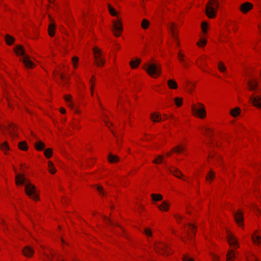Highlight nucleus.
I'll return each mask as SVG.
<instances>
[{"instance_id":"ddd939ff","label":"nucleus","mask_w":261,"mask_h":261,"mask_svg":"<svg viewBox=\"0 0 261 261\" xmlns=\"http://www.w3.org/2000/svg\"><path fill=\"white\" fill-rule=\"evenodd\" d=\"M174 27H175V24L173 22L170 23L169 24V25H168V27L169 28V29H170V30L171 32V35H172V38L176 42L177 45L179 46V42L178 40V38H177L176 34L174 32Z\"/></svg>"},{"instance_id":"423d86ee","label":"nucleus","mask_w":261,"mask_h":261,"mask_svg":"<svg viewBox=\"0 0 261 261\" xmlns=\"http://www.w3.org/2000/svg\"><path fill=\"white\" fill-rule=\"evenodd\" d=\"M155 249L156 252L164 255H168L170 252L168 251V247L164 243H159L155 245Z\"/></svg>"},{"instance_id":"2f4dec72","label":"nucleus","mask_w":261,"mask_h":261,"mask_svg":"<svg viewBox=\"0 0 261 261\" xmlns=\"http://www.w3.org/2000/svg\"><path fill=\"white\" fill-rule=\"evenodd\" d=\"M169 207V204L167 201H164L162 204L159 206L161 210L167 211Z\"/></svg>"},{"instance_id":"8fccbe9b","label":"nucleus","mask_w":261,"mask_h":261,"mask_svg":"<svg viewBox=\"0 0 261 261\" xmlns=\"http://www.w3.org/2000/svg\"><path fill=\"white\" fill-rule=\"evenodd\" d=\"M206 27H207V23H206V22H203L202 23L201 28H202V31L204 33H206Z\"/></svg>"},{"instance_id":"b1692460","label":"nucleus","mask_w":261,"mask_h":261,"mask_svg":"<svg viewBox=\"0 0 261 261\" xmlns=\"http://www.w3.org/2000/svg\"><path fill=\"white\" fill-rule=\"evenodd\" d=\"M252 239L253 242L257 245H259L261 244V238L260 236L258 235H256L254 233L252 236Z\"/></svg>"},{"instance_id":"39448f33","label":"nucleus","mask_w":261,"mask_h":261,"mask_svg":"<svg viewBox=\"0 0 261 261\" xmlns=\"http://www.w3.org/2000/svg\"><path fill=\"white\" fill-rule=\"evenodd\" d=\"M192 111L195 115L200 118H204L206 116V111L204 105L201 103H198V106L193 105L192 106Z\"/></svg>"},{"instance_id":"7ed1b4c3","label":"nucleus","mask_w":261,"mask_h":261,"mask_svg":"<svg viewBox=\"0 0 261 261\" xmlns=\"http://www.w3.org/2000/svg\"><path fill=\"white\" fill-rule=\"evenodd\" d=\"M14 50L17 55L23 56L22 58L20 59V60L23 63L25 67L31 68L33 67L34 63L30 60V57L25 54V50L22 46L20 45H17Z\"/></svg>"},{"instance_id":"9d476101","label":"nucleus","mask_w":261,"mask_h":261,"mask_svg":"<svg viewBox=\"0 0 261 261\" xmlns=\"http://www.w3.org/2000/svg\"><path fill=\"white\" fill-rule=\"evenodd\" d=\"M249 100L255 107L261 109V96L252 95L250 97Z\"/></svg>"},{"instance_id":"a19ab883","label":"nucleus","mask_w":261,"mask_h":261,"mask_svg":"<svg viewBox=\"0 0 261 261\" xmlns=\"http://www.w3.org/2000/svg\"><path fill=\"white\" fill-rule=\"evenodd\" d=\"M108 8H109V12L112 16H116L117 15V12L112 7H111V5H108Z\"/></svg>"},{"instance_id":"338daca9","label":"nucleus","mask_w":261,"mask_h":261,"mask_svg":"<svg viewBox=\"0 0 261 261\" xmlns=\"http://www.w3.org/2000/svg\"><path fill=\"white\" fill-rule=\"evenodd\" d=\"M57 261H64V259H61V260H60L59 258H57Z\"/></svg>"},{"instance_id":"a211bd4d","label":"nucleus","mask_w":261,"mask_h":261,"mask_svg":"<svg viewBox=\"0 0 261 261\" xmlns=\"http://www.w3.org/2000/svg\"><path fill=\"white\" fill-rule=\"evenodd\" d=\"M170 171L176 177L181 178V177L183 176V175L180 171L175 167H172L171 169H170Z\"/></svg>"},{"instance_id":"5fc2aeb1","label":"nucleus","mask_w":261,"mask_h":261,"mask_svg":"<svg viewBox=\"0 0 261 261\" xmlns=\"http://www.w3.org/2000/svg\"><path fill=\"white\" fill-rule=\"evenodd\" d=\"M189 227H190L191 231L194 233V235H195L196 233L195 227L191 224H189Z\"/></svg>"},{"instance_id":"dca6fc26","label":"nucleus","mask_w":261,"mask_h":261,"mask_svg":"<svg viewBox=\"0 0 261 261\" xmlns=\"http://www.w3.org/2000/svg\"><path fill=\"white\" fill-rule=\"evenodd\" d=\"M65 100L68 103V106L70 107L72 110H73L76 113H79V111L78 110L74 108V106L72 101H71V96L70 95H66L64 96Z\"/></svg>"},{"instance_id":"412c9836","label":"nucleus","mask_w":261,"mask_h":261,"mask_svg":"<svg viewBox=\"0 0 261 261\" xmlns=\"http://www.w3.org/2000/svg\"><path fill=\"white\" fill-rule=\"evenodd\" d=\"M247 85L249 89L251 91L255 90L258 86V83L256 81H253L252 82L249 81L247 82Z\"/></svg>"},{"instance_id":"c03bdc74","label":"nucleus","mask_w":261,"mask_h":261,"mask_svg":"<svg viewBox=\"0 0 261 261\" xmlns=\"http://www.w3.org/2000/svg\"><path fill=\"white\" fill-rule=\"evenodd\" d=\"M60 77L65 84L68 83V78H67L63 73L60 74Z\"/></svg>"},{"instance_id":"7c9ffc66","label":"nucleus","mask_w":261,"mask_h":261,"mask_svg":"<svg viewBox=\"0 0 261 261\" xmlns=\"http://www.w3.org/2000/svg\"><path fill=\"white\" fill-rule=\"evenodd\" d=\"M19 148L22 150H26L28 149V146L25 141H22L18 144Z\"/></svg>"},{"instance_id":"20e7f679","label":"nucleus","mask_w":261,"mask_h":261,"mask_svg":"<svg viewBox=\"0 0 261 261\" xmlns=\"http://www.w3.org/2000/svg\"><path fill=\"white\" fill-rule=\"evenodd\" d=\"M218 8V3L215 0H210L205 6V13L210 18L216 16V12Z\"/></svg>"},{"instance_id":"864d4df0","label":"nucleus","mask_w":261,"mask_h":261,"mask_svg":"<svg viewBox=\"0 0 261 261\" xmlns=\"http://www.w3.org/2000/svg\"><path fill=\"white\" fill-rule=\"evenodd\" d=\"M206 43V40H205V39H200V40L199 42H198V43H197V44L198 45L200 46V44L201 43L202 45H205Z\"/></svg>"},{"instance_id":"4d7b16f0","label":"nucleus","mask_w":261,"mask_h":261,"mask_svg":"<svg viewBox=\"0 0 261 261\" xmlns=\"http://www.w3.org/2000/svg\"><path fill=\"white\" fill-rule=\"evenodd\" d=\"M174 217H175L177 221H180L182 218V217L179 215H175Z\"/></svg>"},{"instance_id":"c85d7f7f","label":"nucleus","mask_w":261,"mask_h":261,"mask_svg":"<svg viewBox=\"0 0 261 261\" xmlns=\"http://www.w3.org/2000/svg\"><path fill=\"white\" fill-rule=\"evenodd\" d=\"M241 112V110L239 108L236 107L230 111V114L233 117H236L238 116Z\"/></svg>"},{"instance_id":"37998d69","label":"nucleus","mask_w":261,"mask_h":261,"mask_svg":"<svg viewBox=\"0 0 261 261\" xmlns=\"http://www.w3.org/2000/svg\"><path fill=\"white\" fill-rule=\"evenodd\" d=\"M97 190H98V191L99 192V194L101 195V196H105V192H104V191L103 190V188L100 186H98L96 188Z\"/></svg>"},{"instance_id":"69168bd1","label":"nucleus","mask_w":261,"mask_h":261,"mask_svg":"<svg viewBox=\"0 0 261 261\" xmlns=\"http://www.w3.org/2000/svg\"><path fill=\"white\" fill-rule=\"evenodd\" d=\"M166 155H167V156H169L171 155V153L170 152L167 153Z\"/></svg>"},{"instance_id":"2eb2a0df","label":"nucleus","mask_w":261,"mask_h":261,"mask_svg":"<svg viewBox=\"0 0 261 261\" xmlns=\"http://www.w3.org/2000/svg\"><path fill=\"white\" fill-rule=\"evenodd\" d=\"M23 254L27 257H31L34 252V249L29 246H25L22 250Z\"/></svg>"},{"instance_id":"052dcab7","label":"nucleus","mask_w":261,"mask_h":261,"mask_svg":"<svg viewBox=\"0 0 261 261\" xmlns=\"http://www.w3.org/2000/svg\"><path fill=\"white\" fill-rule=\"evenodd\" d=\"M181 63H182L184 67H187L188 66V64L185 61V62H182Z\"/></svg>"},{"instance_id":"6e6d98bb","label":"nucleus","mask_w":261,"mask_h":261,"mask_svg":"<svg viewBox=\"0 0 261 261\" xmlns=\"http://www.w3.org/2000/svg\"><path fill=\"white\" fill-rule=\"evenodd\" d=\"M94 76H93L92 77V79L90 80V83L91 84V95H93V86H94V85H93V83L92 82V80L93 79H94Z\"/></svg>"},{"instance_id":"13d9d810","label":"nucleus","mask_w":261,"mask_h":261,"mask_svg":"<svg viewBox=\"0 0 261 261\" xmlns=\"http://www.w3.org/2000/svg\"><path fill=\"white\" fill-rule=\"evenodd\" d=\"M212 257H213V258L214 260H215V261H217V260H218V256H216V255H215V254H212Z\"/></svg>"},{"instance_id":"c756f323","label":"nucleus","mask_w":261,"mask_h":261,"mask_svg":"<svg viewBox=\"0 0 261 261\" xmlns=\"http://www.w3.org/2000/svg\"><path fill=\"white\" fill-rule=\"evenodd\" d=\"M141 63V60L137 59L136 60H132L130 61V65L133 68H136Z\"/></svg>"},{"instance_id":"c9c22d12","label":"nucleus","mask_w":261,"mask_h":261,"mask_svg":"<svg viewBox=\"0 0 261 261\" xmlns=\"http://www.w3.org/2000/svg\"><path fill=\"white\" fill-rule=\"evenodd\" d=\"M215 177V173L212 171L210 170L209 173L206 175V179L207 180H210V181H212Z\"/></svg>"},{"instance_id":"473e14b6","label":"nucleus","mask_w":261,"mask_h":261,"mask_svg":"<svg viewBox=\"0 0 261 261\" xmlns=\"http://www.w3.org/2000/svg\"><path fill=\"white\" fill-rule=\"evenodd\" d=\"M48 166L49 168V171L51 174H54L56 172V169L55 168L53 163L51 161H49L48 163Z\"/></svg>"},{"instance_id":"ea45409f","label":"nucleus","mask_w":261,"mask_h":261,"mask_svg":"<svg viewBox=\"0 0 261 261\" xmlns=\"http://www.w3.org/2000/svg\"><path fill=\"white\" fill-rule=\"evenodd\" d=\"M174 101L177 107H180L182 103V99L180 97H176L174 98Z\"/></svg>"},{"instance_id":"bb28decb","label":"nucleus","mask_w":261,"mask_h":261,"mask_svg":"<svg viewBox=\"0 0 261 261\" xmlns=\"http://www.w3.org/2000/svg\"><path fill=\"white\" fill-rule=\"evenodd\" d=\"M5 40H6V42L7 43V44H8L9 45L12 44L15 40L14 38L13 37H12L11 36H10L8 34H7L6 35Z\"/></svg>"},{"instance_id":"bf43d9fd","label":"nucleus","mask_w":261,"mask_h":261,"mask_svg":"<svg viewBox=\"0 0 261 261\" xmlns=\"http://www.w3.org/2000/svg\"><path fill=\"white\" fill-rule=\"evenodd\" d=\"M60 112H61V113H62V114H64V113H65V112H66L65 109H64V108H61L60 109Z\"/></svg>"},{"instance_id":"4be33fe9","label":"nucleus","mask_w":261,"mask_h":261,"mask_svg":"<svg viewBox=\"0 0 261 261\" xmlns=\"http://www.w3.org/2000/svg\"><path fill=\"white\" fill-rule=\"evenodd\" d=\"M108 160L111 163H115L119 161V159L118 156L113 154L112 153H110L108 155Z\"/></svg>"},{"instance_id":"5701e85b","label":"nucleus","mask_w":261,"mask_h":261,"mask_svg":"<svg viewBox=\"0 0 261 261\" xmlns=\"http://www.w3.org/2000/svg\"><path fill=\"white\" fill-rule=\"evenodd\" d=\"M0 148L1 150L3 151L5 154H7V151L10 149L8 142L6 141L0 144Z\"/></svg>"},{"instance_id":"0eeeda50","label":"nucleus","mask_w":261,"mask_h":261,"mask_svg":"<svg viewBox=\"0 0 261 261\" xmlns=\"http://www.w3.org/2000/svg\"><path fill=\"white\" fill-rule=\"evenodd\" d=\"M93 50L96 65L98 66L103 65L105 62L100 55L101 50L96 47L93 48Z\"/></svg>"},{"instance_id":"f3484780","label":"nucleus","mask_w":261,"mask_h":261,"mask_svg":"<svg viewBox=\"0 0 261 261\" xmlns=\"http://www.w3.org/2000/svg\"><path fill=\"white\" fill-rule=\"evenodd\" d=\"M9 131L10 136L12 138H14L17 136V134L15 133V126L13 124H9V126L7 128Z\"/></svg>"},{"instance_id":"58836bf2","label":"nucleus","mask_w":261,"mask_h":261,"mask_svg":"<svg viewBox=\"0 0 261 261\" xmlns=\"http://www.w3.org/2000/svg\"><path fill=\"white\" fill-rule=\"evenodd\" d=\"M44 155L45 156L49 159L52 155V150L50 148H47L44 151Z\"/></svg>"},{"instance_id":"0e129e2a","label":"nucleus","mask_w":261,"mask_h":261,"mask_svg":"<svg viewBox=\"0 0 261 261\" xmlns=\"http://www.w3.org/2000/svg\"><path fill=\"white\" fill-rule=\"evenodd\" d=\"M6 99H7V100H8V105L10 106V101H9V98H8L7 96H6Z\"/></svg>"},{"instance_id":"79ce46f5","label":"nucleus","mask_w":261,"mask_h":261,"mask_svg":"<svg viewBox=\"0 0 261 261\" xmlns=\"http://www.w3.org/2000/svg\"><path fill=\"white\" fill-rule=\"evenodd\" d=\"M163 156L162 155H159L157 158L153 161V163L155 164H159L162 163Z\"/></svg>"},{"instance_id":"e2e57ef3","label":"nucleus","mask_w":261,"mask_h":261,"mask_svg":"<svg viewBox=\"0 0 261 261\" xmlns=\"http://www.w3.org/2000/svg\"><path fill=\"white\" fill-rule=\"evenodd\" d=\"M72 127L73 128H75L76 127H78V125L77 124H73Z\"/></svg>"},{"instance_id":"f8f14e48","label":"nucleus","mask_w":261,"mask_h":261,"mask_svg":"<svg viewBox=\"0 0 261 261\" xmlns=\"http://www.w3.org/2000/svg\"><path fill=\"white\" fill-rule=\"evenodd\" d=\"M253 8V5L249 3V2H246L243 4H242L240 6V10L243 13H246L248 12L249 10H250Z\"/></svg>"},{"instance_id":"603ef678","label":"nucleus","mask_w":261,"mask_h":261,"mask_svg":"<svg viewBox=\"0 0 261 261\" xmlns=\"http://www.w3.org/2000/svg\"><path fill=\"white\" fill-rule=\"evenodd\" d=\"M104 219L106 221H107L111 225H117V226H118V225L116 224H115L114 223H113L111 220H110V219L106 217H104Z\"/></svg>"},{"instance_id":"72a5a7b5","label":"nucleus","mask_w":261,"mask_h":261,"mask_svg":"<svg viewBox=\"0 0 261 261\" xmlns=\"http://www.w3.org/2000/svg\"><path fill=\"white\" fill-rule=\"evenodd\" d=\"M151 196L154 201H160L163 199V196L161 194H152Z\"/></svg>"},{"instance_id":"4c0bfd02","label":"nucleus","mask_w":261,"mask_h":261,"mask_svg":"<svg viewBox=\"0 0 261 261\" xmlns=\"http://www.w3.org/2000/svg\"><path fill=\"white\" fill-rule=\"evenodd\" d=\"M227 260H231L236 257L235 254L233 253V250H229L227 255Z\"/></svg>"},{"instance_id":"e433bc0d","label":"nucleus","mask_w":261,"mask_h":261,"mask_svg":"<svg viewBox=\"0 0 261 261\" xmlns=\"http://www.w3.org/2000/svg\"><path fill=\"white\" fill-rule=\"evenodd\" d=\"M218 69L222 72H225L226 71V67L225 66L224 64L221 62H220L218 64Z\"/></svg>"},{"instance_id":"3c124183","label":"nucleus","mask_w":261,"mask_h":261,"mask_svg":"<svg viewBox=\"0 0 261 261\" xmlns=\"http://www.w3.org/2000/svg\"><path fill=\"white\" fill-rule=\"evenodd\" d=\"M182 259L183 261H194L192 258H190L186 255H184Z\"/></svg>"},{"instance_id":"680f3d73","label":"nucleus","mask_w":261,"mask_h":261,"mask_svg":"<svg viewBox=\"0 0 261 261\" xmlns=\"http://www.w3.org/2000/svg\"><path fill=\"white\" fill-rule=\"evenodd\" d=\"M194 86H195L194 84H191V85L190 86L189 90L190 91H192V88H193V87H194Z\"/></svg>"},{"instance_id":"393cba45","label":"nucleus","mask_w":261,"mask_h":261,"mask_svg":"<svg viewBox=\"0 0 261 261\" xmlns=\"http://www.w3.org/2000/svg\"><path fill=\"white\" fill-rule=\"evenodd\" d=\"M186 150V148L180 145H177L175 147L173 148L172 149V152H175L177 153H180L182 151H185Z\"/></svg>"},{"instance_id":"9b49d317","label":"nucleus","mask_w":261,"mask_h":261,"mask_svg":"<svg viewBox=\"0 0 261 261\" xmlns=\"http://www.w3.org/2000/svg\"><path fill=\"white\" fill-rule=\"evenodd\" d=\"M227 241L230 246L238 247L237 240L233 235H232L229 231H227Z\"/></svg>"},{"instance_id":"1a4fd4ad","label":"nucleus","mask_w":261,"mask_h":261,"mask_svg":"<svg viewBox=\"0 0 261 261\" xmlns=\"http://www.w3.org/2000/svg\"><path fill=\"white\" fill-rule=\"evenodd\" d=\"M233 217L236 222L238 224L241 226L243 224V213L242 212L239 211L237 212H233Z\"/></svg>"},{"instance_id":"a18cd8bd","label":"nucleus","mask_w":261,"mask_h":261,"mask_svg":"<svg viewBox=\"0 0 261 261\" xmlns=\"http://www.w3.org/2000/svg\"><path fill=\"white\" fill-rule=\"evenodd\" d=\"M143 232L148 237H150L152 235V232L149 228H145Z\"/></svg>"},{"instance_id":"de8ad7c7","label":"nucleus","mask_w":261,"mask_h":261,"mask_svg":"<svg viewBox=\"0 0 261 261\" xmlns=\"http://www.w3.org/2000/svg\"><path fill=\"white\" fill-rule=\"evenodd\" d=\"M184 57L185 56L180 52L178 53V59L180 62H185Z\"/></svg>"},{"instance_id":"4468645a","label":"nucleus","mask_w":261,"mask_h":261,"mask_svg":"<svg viewBox=\"0 0 261 261\" xmlns=\"http://www.w3.org/2000/svg\"><path fill=\"white\" fill-rule=\"evenodd\" d=\"M49 253H47V252L43 251H42V253L43 255V256L46 258V260L47 261H55L53 258L55 257V254L52 252V250L51 249H48Z\"/></svg>"},{"instance_id":"6e6552de","label":"nucleus","mask_w":261,"mask_h":261,"mask_svg":"<svg viewBox=\"0 0 261 261\" xmlns=\"http://www.w3.org/2000/svg\"><path fill=\"white\" fill-rule=\"evenodd\" d=\"M113 32L114 35L116 37L119 36L123 30L122 24L120 20H118V21H113Z\"/></svg>"},{"instance_id":"f704fd0d","label":"nucleus","mask_w":261,"mask_h":261,"mask_svg":"<svg viewBox=\"0 0 261 261\" xmlns=\"http://www.w3.org/2000/svg\"><path fill=\"white\" fill-rule=\"evenodd\" d=\"M149 25V22L146 19H143L142 21L141 27L144 29H147Z\"/></svg>"},{"instance_id":"f257e3e1","label":"nucleus","mask_w":261,"mask_h":261,"mask_svg":"<svg viewBox=\"0 0 261 261\" xmlns=\"http://www.w3.org/2000/svg\"><path fill=\"white\" fill-rule=\"evenodd\" d=\"M17 185L25 184V191L26 194L35 200L38 199V196L36 193V187L31 184L24 175L21 174H17L15 177Z\"/></svg>"},{"instance_id":"774afa93","label":"nucleus","mask_w":261,"mask_h":261,"mask_svg":"<svg viewBox=\"0 0 261 261\" xmlns=\"http://www.w3.org/2000/svg\"><path fill=\"white\" fill-rule=\"evenodd\" d=\"M253 258L255 261H258L257 258L256 257H253Z\"/></svg>"},{"instance_id":"6ab92c4d","label":"nucleus","mask_w":261,"mask_h":261,"mask_svg":"<svg viewBox=\"0 0 261 261\" xmlns=\"http://www.w3.org/2000/svg\"><path fill=\"white\" fill-rule=\"evenodd\" d=\"M56 24L54 22H51L48 26V34L51 37H53L56 30Z\"/></svg>"},{"instance_id":"a878e982","label":"nucleus","mask_w":261,"mask_h":261,"mask_svg":"<svg viewBox=\"0 0 261 261\" xmlns=\"http://www.w3.org/2000/svg\"><path fill=\"white\" fill-rule=\"evenodd\" d=\"M35 146L37 150H42L44 148L45 145L42 141H38L35 143Z\"/></svg>"},{"instance_id":"49530a36","label":"nucleus","mask_w":261,"mask_h":261,"mask_svg":"<svg viewBox=\"0 0 261 261\" xmlns=\"http://www.w3.org/2000/svg\"><path fill=\"white\" fill-rule=\"evenodd\" d=\"M72 61L73 64V66L75 68L77 67L76 64L79 61V59L77 57H74L72 59Z\"/></svg>"},{"instance_id":"cd10ccee","label":"nucleus","mask_w":261,"mask_h":261,"mask_svg":"<svg viewBox=\"0 0 261 261\" xmlns=\"http://www.w3.org/2000/svg\"><path fill=\"white\" fill-rule=\"evenodd\" d=\"M168 85L170 89H175L177 88V84L173 80H168Z\"/></svg>"},{"instance_id":"09e8293b","label":"nucleus","mask_w":261,"mask_h":261,"mask_svg":"<svg viewBox=\"0 0 261 261\" xmlns=\"http://www.w3.org/2000/svg\"><path fill=\"white\" fill-rule=\"evenodd\" d=\"M205 135H207L210 138L211 137L212 134L211 133V130L207 127L204 128Z\"/></svg>"},{"instance_id":"aec40b11","label":"nucleus","mask_w":261,"mask_h":261,"mask_svg":"<svg viewBox=\"0 0 261 261\" xmlns=\"http://www.w3.org/2000/svg\"><path fill=\"white\" fill-rule=\"evenodd\" d=\"M150 118L154 122H159L162 120L161 115L156 113H151L150 114Z\"/></svg>"},{"instance_id":"f03ea898","label":"nucleus","mask_w":261,"mask_h":261,"mask_svg":"<svg viewBox=\"0 0 261 261\" xmlns=\"http://www.w3.org/2000/svg\"><path fill=\"white\" fill-rule=\"evenodd\" d=\"M144 69L150 76L153 77L159 76L161 74V66L155 61L146 63Z\"/></svg>"}]
</instances>
